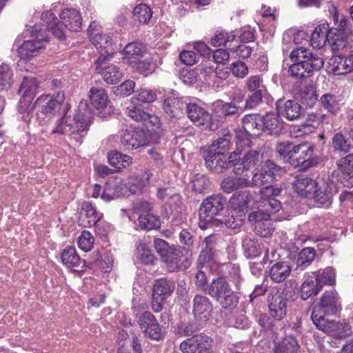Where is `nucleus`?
<instances>
[{
  "instance_id": "51",
  "label": "nucleus",
  "mask_w": 353,
  "mask_h": 353,
  "mask_svg": "<svg viewBox=\"0 0 353 353\" xmlns=\"http://www.w3.org/2000/svg\"><path fill=\"white\" fill-rule=\"evenodd\" d=\"M239 300L236 293L230 288L224 295H221L215 301L223 309L232 311L237 306Z\"/></svg>"
},
{
  "instance_id": "6",
  "label": "nucleus",
  "mask_w": 353,
  "mask_h": 353,
  "mask_svg": "<svg viewBox=\"0 0 353 353\" xmlns=\"http://www.w3.org/2000/svg\"><path fill=\"white\" fill-rule=\"evenodd\" d=\"M262 116L257 114H249L242 119V125L244 132H236V143L237 147L250 146V140L248 137H258L263 132Z\"/></svg>"
},
{
  "instance_id": "26",
  "label": "nucleus",
  "mask_w": 353,
  "mask_h": 353,
  "mask_svg": "<svg viewBox=\"0 0 353 353\" xmlns=\"http://www.w3.org/2000/svg\"><path fill=\"white\" fill-rule=\"evenodd\" d=\"M126 186L121 179L114 177L108 180L104 186L101 199L105 201H110L114 199L125 195Z\"/></svg>"
},
{
  "instance_id": "18",
  "label": "nucleus",
  "mask_w": 353,
  "mask_h": 353,
  "mask_svg": "<svg viewBox=\"0 0 353 353\" xmlns=\"http://www.w3.org/2000/svg\"><path fill=\"white\" fill-rule=\"evenodd\" d=\"M248 220L254 223V231L261 237L270 236L274 230L269 214H263L261 211L252 212L249 214Z\"/></svg>"
},
{
  "instance_id": "16",
  "label": "nucleus",
  "mask_w": 353,
  "mask_h": 353,
  "mask_svg": "<svg viewBox=\"0 0 353 353\" xmlns=\"http://www.w3.org/2000/svg\"><path fill=\"white\" fill-rule=\"evenodd\" d=\"M123 145L127 150H134L148 145L147 133L140 128H129L125 130L121 139Z\"/></svg>"
},
{
  "instance_id": "2",
  "label": "nucleus",
  "mask_w": 353,
  "mask_h": 353,
  "mask_svg": "<svg viewBox=\"0 0 353 353\" xmlns=\"http://www.w3.org/2000/svg\"><path fill=\"white\" fill-rule=\"evenodd\" d=\"M275 150L280 157L300 170H307L319 163V159L313 157L314 145L309 142L294 144L283 141L276 144Z\"/></svg>"
},
{
  "instance_id": "9",
  "label": "nucleus",
  "mask_w": 353,
  "mask_h": 353,
  "mask_svg": "<svg viewBox=\"0 0 353 353\" xmlns=\"http://www.w3.org/2000/svg\"><path fill=\"white\" fill-rule=\"evenodd\" d=\"M227 199L221 194L211 195L201 203L199 219L206 223L212 222L219 215L226 205Z\"/></svg>"
},
{
  "instance_id": "63",
  "label": "nucleus",
  "mask_w": 353,
  "mask_h": 353,
  "mask_svg": "<svg viewBox=\"0 0 353 353\" xmlns=\"http://www.w3.org/2000/svg\"><path fill=\"white\" fill-rule=\"evenodd\" d=\"M94 239L92 234L88 230H83L78 238L79 248L88 252L93 248Z\"/></svg>"
},
{
  "instance_id": "53",
  "label": "nucleus",
  "mask_w": 353,
  "mask_h": 353,
  "mask_svg": "<svg viewBox=\"0 0 353 353\" xmlns=\"http://www.w3.org/2000/svg\"><path fill=\"white\" fill-rule=\"evenodd\" d=\"M192 192L196 194H204L210 187V181L203 174H194L190 181Z\"/></svg>"
},
{
  "instance_id": "46",
  "label": "nucleus",
  "mask_w": 353,
  "mask_h": 353,
  "mask_svg": "<svg viewBox=\"0 0 353 353\" xmlns=\"http://www.w3.org/2000/svg\"><path fill=\"white\" fill-rule=\"evenodd\" d=\"M128 65L131 67L134 72L147 77L154 70L155 63H153L152 59L139 57V59L130 61Z\"/></svg>"
},
{
  "instance_id": "45",
  "label": "nucleus",
  "mask_w": 353,
  "mask_h": 353,
  "mask_svg": "<svg viewBox=\"0 0 353 353\" xmlns=\"http://www.w3.org/2000/svg\"><path fill=\"white\" fill-rule=\"evenodd\" d=\"M337 166L347 184L353 186V154H347L338 160Z\"/></svg>"
},
{
  "instance_id": "48",
  "label": "nucleus",
  "mask_w": 353,
  "mask_h": 353,
  "mask_svg": "<svg viewBox=\"0 0 353 353\" xmlns=\"http://www.w3.org/2000/svg\"><path fill=\"white\" fill-rule=\"evenodd\" d=\"M46 15H48V18L50 21L47 22V26H40L43 30L41 32L43 35H46V31H50L56 37L59 39H64L65 34L63 29L61 27V25L59 24V20L57 17L53 13H47Z\"/></svg>"
},
{
  "instance_id": "64",
  "label": "nucleus",
  "mask_w": 353,
  "mask_h": 353,
  "mask_svg": "<svg viewBox=\"0 0 353 353\" xmlns=\"http://www.w3.org/2000/svg\"><path fill=\"white\" fill-rule=\"evenodd\" d=\"M332 146L334 150L345 153L349 152L350 148L347 140L341 132H338L334 135L332 138Z\"/></svg>"
},
{
  "instance_id": "38",
  "label": "nucleus",
  "mask_w": 353,
  "mask_h": 353,
  "mask_svg": "<svg viewBox=\"0 0 353 353\" xmlns=\"http://www.w3.org/2000/svg\"><path fill=\"white\" fill-rule=\"evenodd\" d=\"M230 288L231 287L226 280V277L221 276L216 279H213L208 284L207 294L216 300L221 295H224Z\"/></svg>"
},
{
  "instance_id": "17",
  "label": "nucleus",
  "mask_w": 353,
  "mask_h": 353,
  "mask_svg": "<svg viewBox=\"0 0 353 353\" xmlns=\"http://www.w3.org/2000/svg\"><path fill=\"white\" fill-rule=\"evenodd\" d=\"M109 59L110 57H99L94 61L95 70L108 84H116L121 80L123 74L120 68L114 63L103 66Z\"/></svg>"
},
{
  "instance_id": "57",
  "label": "nucleus",
  "mask_w": 353,
  "mask_h": 353,
  "mask_svg": "<svg viewBox=\"0 0 353 353\" xmlns=\"http://www.w3.org/2000/svg\"><path fill=\"white\" fill-rule=\"evenodd\" d=\"M139 226L141 230H151L160 225V219L158 216L150 213L141 214L138 217Z\"/></svg>"
},
{
  "instance_id": "55",
  "label": "nucleus",
  "mask_w": 353,
  "mask_h": 353,
  "mask_svg": "<svg viewBox=\"0 0 353 353\" xmlns=\"http://www.w3.org/2000/svg\"><path fill=\"white\" fill-rule=\"evenodd\" d=\"M299 347L296 339L292 336H286L274 348V353H296Z\"/></svg>"
},
{
  "instance_id": "8",
  "label": "nucleus",
  "mask_w": 353,
  "mask_h": 353,
  "mask_svg": "<svg viewBox=\"0 0 353 353\" xmlns=\"http://www.w3.org/2000/svg\"><path fill=\"white\" fill-rule=\"evenodd\" d=\"M179 350L183 353H214L215 343L211 336L202 332L181 341Z\"/></svg>"
},
{
  "instance_id": "11",
  "label": "nucleus",
  "mask_w": 353,
  "mask_h": 353,
  "mask_svg": "<svg viewBox=\"0 0 353 353\" xmlns=\"http://www.w3.org/2000/svg\"><path fill=\"white\" fill-rule=\"evenodd\" d=\"M137 322L145 336L153 341H160L163 337L162 327L155 316L149 311H144L137 316Z\"/></svg>"
},
{
  "instance_id": "32",
  "label": "nucleus",
  "mask_w": 353,
  "mask_h": 353,
  "mask_svg": "<svg viewBox=\"0 0 353 353\" xmlns=\"http://www.w3.org/2000/svg\"><path fill=\"white\" fill-rule=\"evenodd\" d=\"M263 132L269 134L279 135L283 129V122L281 119L280 114L277 112H270L262 116Z\"/></svg>"
},
{
  "instance_id": "34",
  "label": "nucleus",
  "mask_w": 353,
  "mask_h": 353,
  "mask_svg": "<svg viewBox=\"0 0 353 353\" xmlns=\"http://www.w3.org/2000/svg\"><path fill=\"white\" fill-rule=\"evenodd\" d=\"M39 83L35 77H24L19 90V94L21 95L20 102L22 101L23 105H26V99H32L39 91Z\"/></svg>"
},
{
  "instance_id": "39",
  "label": "nucleus",
  "mask_w": 353,
  "mask_h": 353,
  "mask_svg": "<svg viewBox=\"0 0 353 353\" xmlns=\"http://www.w3.org/2000/svg\"><path fill=\"white\" fill-rule=\"evenodd\" d=\"M153 174L148 170H144L141 176H134L130 179L129 191L133 194H140L143 190L149 185Z\"/></svg>"
},
{
  "instance_id": "3",
  "label": "nucleus",
  "mask_w": 353,
  "mask_h": 353,
  "mask_svg": "<svg viewBox=\"0 0 353 353\" xmlns=\"http://www.w3.org/2000/svg\"><path fill=\"white\" fill-rule=\"evenodd\" d=\"M290 59L293 63L289 67L288 73L295 79L310 77L314 71L320 70L324 65L321 57L302 47L294 49L290 53Z\"/></svg>"
},
{
  "instance_id": "43",
  "label": "nucleus",
  "mask_w": 353,
  "mask_h": 353,
  "mask_svg": "<svg viewBox=\"0 0 353 353\" xmlns=\"http://www.w3.org/2000/svg\"><path fill=\"white\" fill-rule=\"evenodd\" d=\"M253 186L251 180L244 177L228 176L221 182V188L226 193H231L237 189Z\"/></svg>"
},
{
  "instance_id": "41",
  "label": "nucleus",
  "mask_w": 353,
  "mask_h": 353,
  "mask_svg": "<svg viewBox=\"0 0 353 353\" xmlns=\"http://www.w3.org/2000/svg\"><path fill=\"white\" fill-rule=\"evenodd\" d=\"M132 19L137 26L147 24L152 18V10L146 3L137 5L132 10Z\"/></svg>"
},
{
  "instance_id": "22",
  "label": "nucleus",
  "mask_w": 353,
  "mask_h": 353,
  "mask_svg": "<svg viewBox=\"0 0 353 353\" xmlns=\"http://www.w3.org/2000/svg\"><path fill=\"white\" fill-rule=\"evenodd\" d=\"M288 299L281 294H275L269 299L268 312L270 316L276 321H280L287 314Z\"/></svg>"
},
{
  "instance_id": "12",
  "label": "nucleus",
  "mask_w": 353,
  "mask_h": 353,
  "mask_svg": "<svg viewBox=\"0 0 353 353\" xmlns=\"http://www.w3.org/2000/svg\"><path fill=\"white\" fill-rule=\"evenodd\" d=\"M264 149L259 150H250L243 158L240 157V152H236L235 162L233 164V172L235 174L242 175L245 172L251 169L256 170L263 162Z\"/></svg>"
},
{
  "instance_id": "28",
  "label": "nucleus",
  "mask_w": 353,
  "mask_h": 353,
  "mask_svg": "<svg viewBox=\"0 0 353 353\" xmlns=\"http://www.w3.org/2000/svg\"><path fill=\"white\" fill-rule=\"evenodd\" d=\"M318 183L314 179L303 176H296V180L292 183L294 191L301 197L311 199Z\"/></svg>"
},
{
  "instance_id": "14",
  "label": "nucleus",
  "mask_w": 353,
  "mask_h": 353,
  "mask_svg": "<svg viewBox=\"0 0 353 353\" xmlns=\"http://www.w3.org/2000/svg\"><path fill=\"white\" fill-rule=\"evenodd\" d=\"M236 152L234 151L228 157L221 152H214L212 150H208L205 157V162L208 168L217 173H222L229 168H233L236 161Z\"/></svg>"
},
{
  "instance_id": "1",
  "label": "nucleus",
  "mask_w": 353,
  "mask_h": 353,
  "mask_svg": "<svg viewBox=\"0 0 353 353\" xmlns=\"http://www.w3.org/2000/svg\"><path fill=\"white\" fill-rule=\"evenodd\" d=\"M65 100V94L63 92H58L56 94H43L39 96L33 104L28 105H23L21 101L19 103V112L21 114H27L23 116L28 124L30 123V119L29 115L33 113L36 110V122L39 126L47 125L50 119L54 116L61 109Z\"/></svg>"
},
{
  "instance_id": "35",
  "label": "nucleus",
  "mask_w": 353,
  "mask_h": 353,
  "mask_svg": "<svg viewBox=\"0 0 353 353\" xmlns=\"http://www.w3.org/2000/svg\"><path fill=\"white\" fill-rule=\"evenodd\" d=\"M146 51V47L143 43L137 41L131 42L125 46L122 52L124 54L123 60L124 63L128 64L139 57H144Z\"/></svg>"
},
{
  "instance_id": "33",
  "label": "nucleus",
  "mask_w": 353,
  "mask_h": 353,
  "mask_svg": "<svg viewBox=\"0 0 353 353\" xmlns=\"http://www.w3.org/2000/svg\"><path fill=\"white\" fill-rule=\"evenodd\" d=\"M335 30V34L330 39L327 43L332 52L335 53H352L353 46L348 41L347 34L337 33L338 30Z\"/></svg>"
},
{
  "instance_id": "49",
  "label": "nucleus",
  "mask_w": 353,
  "mask_h": 353,
  "mask_svg": "<svg viewBox=\"0 0 353 353\" xmlns=\"http://www.w3.org/2000/svg\"><path fill=\"white\" fill-rule=\"evenodd\" d=\"M61 259L62 263L68 268L79 267L82 263L74 247L70 245L63 249ZM83 263H84V261Z\"/></svg>"
},
{
  "instance_id": "59",
  "label": "nucleus",
  "mask_w": 353,
  "mask_h": 353,
  "mask_svg": "<svg viewBox=\"0 0 353 353\" xmlns=\"http://www.w3.org/2000/svg\"><path fill=\"white\" fill-rule=\"evenodd\" d=\"M13 83V72L10 67L6 63L0 65V90H7Z\"/></svg>"
},
{
  "instance_id": "13",
  "label": "nucleus",
  "mask_w": 353,
  "mask_h": 353,
  "mask_svg": "<svg viewBox=\"0 0 353 353\" xmlns=\"http://www.w3.org/2000/svg\"><path fill=\"white\" fill-rule=\"evenodd\" d=\"M185 252H188L185 248L180 245H172L168 254L163 259L170 272L187 270L190 261Z\"/></svg>"
},
{
  "instance_id": "25",
  "label": "nucleus",
  "mask_w": 353,
  "mask_h": 353,
  "mask_svg": "<svg viewBox=\"0 0 353 353\" xmlns=\"http://www.w3.org/2000/svg\"><path fill=\"white\" fill-rule=\"evenodd\" d=\"M102 218L103 214L98 212L90 202L84 201L82 203L79 220L81 226L91 228Z\"/></svg>"
},
{
  "instance_id": "24",
  "label": "nucleus",
  "mask_w": 353,
  "mask_h": 353,
  "mask_svg": "<svg viewBox=\"0 0 353 353\" xmlns=\"http://www.w3.org/2000/svg\"><path fill=\"white\" fill-rule=\"evenodd\" d=\"M336 30H331L326 22L317 26L310 37V44L314 48L321 49L329 42L330 39L335 34Z\"/></svg>"
},
{
  "instance_id": "40",
  "label": "nucleus",
  "mask_w": 353,
  "mask_h": 353,
  "mask_svg": "<svg viewBox=\"0 0 353 353\" xmlns=\"http://www.w3.org/2000/svg\"><path fill=\"white\" fill-rule=\"evenodd\" d=\"M187 105L188 103L176 97H168L163 102L165 112L172 118L180 117Z\"/></svg>"
},
{
  "instance_id": "20",
  "label": "nucleus",
  "mask_w": 353,
  "mask_h": 353,
  "mask_svg": "<svg viewBox=\"0 0 353 353\" xmlns=\"http://www.w3.org/2000/svg\"><path fill=\"white\" fill-rule=\"evenodd\" d=\"M132 103L127 108L129 117L137 122L143 123L147 128H159L161 123L157 116L145 112L138 107V103Z\"/></svg>"
},
{
  "instance_id": "54",
  "label": "nucleus",
  "mask_w": 353,
  "mask_h": 353,
  "mask_svg": "<svg viewBox=\"0 0 353 353\" xmlns=\"http://www.w3.org/2000/svg\"><path fill=\"white\" fill-rule=\"evenodd\" d=\"M239 108L232 102L217 101L215 104L214 112L219 117H226L239 113Z\"/></svg>"
},
{
  "instance_id": "19",
  "label": "nucleus",
  "mask_w": 353,
  "mask_h": 353,
  "mask_svg": "<svg viewBox=\"0 0 353 353\" xmlns=\"http://www.w3.org/2000/svg\"><path fill=\"white\" fill-rule=\"evenodd\" d=\"M281 170V168L267 160L261 167L260 172H257L252 176L251 183L253 186H261L269 184L273 181L276 174Z\"/></svg>"
},
{
  "instance_id": "29",
  "label": "nucleus",
  "mask_w": 353,
  "mask_h": 353,
  "mask_svg": "<svg viewBox=\"0 0 353 353\" xmlns=\"http://www.w3.org/2000/svg\"><path fill=\"white\" fill-rule=\"evenodd\" d=\"M334 189V186L332 183L325 182L321 185L318 183L311 199H313L316 203L329 208L332 203Z\"/></svg>"
},
{
  "instance_id": "37",
  "label": "nucleus",
  "mask_w": 353,
  "mask_h": 353,
  "mask_svg": "<svg viewBox=\"0 0 353 353\" xmlns=\"http://www.w3.org/2000/svg\"><path fill=\"white\" fill-rule=\"evenodd\" d=\"M291 271V266L288 262H276L270 268L269 276L274 283H281L290 276Z\"/></svg>"
},
{
  "instance_id": "10",
  "label": "nucleus",
  "mask_w": 353,
  "mask_h": 353,
  "mask_svg": "<svg viewBox=\"0 0 353 353\" xmlns=\"http://www.w3.org/2000/svg\"><path fill=\"white\" fill-rule=\"evenodd\" d=\"M43 30L39 25H35L32 31L34 40L25 41L18 48L17 51L21 59H30L37 56L43 48V42L48 41V36L43 35L41 32Z\"/></svg>"
},
{
  "instance_id": "15",
  "label": "nucleus",
  "mask_w": 353,
  "mask_h": 353,
  "mask_svg": "<svg viewBox=\"0 0 353 353\" xmlns=\"http://www.w3.org/2000/svg\"><path fill=\"white\" fill-rule=\"evenodd\" d=\"M186 113L190 121L196 125H201L211 130H215L217 128L212 123V114L195 103H188Z\"/></svg>"
},
{
  "instance_id": "58",
  "label": "nucleus",
  "mask_w": 353,
  "mask_h": 353,
  "mask_svg": "<svg viewBox=\"0 0 353 353\" xmlns=\"http://www.w3.org/2000/svg\"><path fill=\"white\" fill-rule=\"evenodd\" d=\"M320 102L322 107L332 114H336L340 111V103L334 94L330 93L323 94Z\"/></svg>"
},
{
  "instance_id": "62",
  "label": "nucleus",
  "mask_w": 353,
  "mask_h": 353,
  "mask_svg": "<svg viewBox=\"0 0 353 353\" xmlns=\"http://www.w3.org/2000/svg\"><path fill=\"white\" fill-rule=\"evenodd\" d=\"M228 50L237 57L242 59L249 58L252 53V48L247 43H239L237 46H228Z\"/></svg>"
},
{
  "instance_id": "21",
  "label": "nucleus",
  "mask_w": 353,
  "mask_h": 353,
  "mask_svg": "<svg viewBox=\"0 0 353 353\" xmlns=\"http://www.w3.org/2000/svg\"><path fill=\"white\" fill-rule=\"evenodd\" d=\"M327 71L335 75H345L353 71V57L335 55L328 61Z\"/></svg>"
},
{
  "instance_id": "36",
  "label": "nucleus",
  "mask_w": 353,
  "mask_h": 353,
  "mask_svg": "<svg viewBox=\"0 0 353 353\" xmlns=\"http://www.w3.org/2000/svg\"><path fill=\"white\" fill-rule=\"evenodd\" d=\"M88 97L92 105L97 110H103L110 103L106 90L101 88L92 87Z\"/></svg>"
},
{
  "instance_id": "23",
  "label": "nucleus",
  "mask_w": 353,
  "mask_h": 353,
  "mask_svg": "<svg viewBox=\"0 0 353 353\" xmlns=\"http://www.w3.org/2000/svg\"><path fill=\"white\" fill-rule=\"evenodd\" d=\"M192 313L200 319L208 321L213 312V306L209 298L204 295H196L192 302Z\"/></svg>"
},
{
  "instance_id": "27",
  "label": "nucleus",
  "mask_w": 353,
  "mask_h": 353,
  "mask_svg": "<svg viewBox=\"0 0 353 353\" xmlns=\"http://www.w3.org/2000/svg\"><path fill=\"white\" fill-rule=\"evenodd\" d=\"M61 23L70 31L79 32L82 28L80 12L74 8H65L59 14Z\"/></svg>"
},
{
  "instance_id": "44",
  "label": "nucleus",
  "mask_w": 353,
  "mask_h": 353,
  "mask_svg": "<svg viewBox=\"0 0 353 353\" xmlns=\"http://www.w3.org/2000/svg\"><path fill=\"white\" fill-rule=\"evenodd\" d=\"M311 274L315 281L320 284L321 288L323 285H334L336 284V273L334 268L331 267L320 269Z\"/></svg>"
},
{
  "instance_id": "30",
  "label": "nucleus",
  "mask_w": 353,
  "mask_h": 353,
  "mask_svg": "<svg viewBox=\"0 0 353 353\" xmlns=\"http://www.w3.org/2000/svg\"><path fill=\"white\" fill-rule=\"evenodd\" d=\"M90 41L99 51L100 56L103 57H112L113 54V39L107 34L98 33L94 36H90Z\"/></svg>"
},
{
  "instance_id": "4",
  "label": "nucleus",
  "mask_w": 353,
  "mask_h": 353,
  "mask_svg": "<svg viewBox=\"0 0 353 353\" xmlns=\"http://www.w3.org/2000/svg\"><path fill=\"white\" fill-rule=\"evenodd\" d=\"M93 112L87 103L81 102L75 114L68 116L65 119L66 125L70 130V139L74 141V145L79 146L83 141L90 126L93 122Z\"/></svg>"
},
{
  "instance_id": "47",
  "label": "nucleus",
  "mask_w": 353,
  "mask_h": 353,
  "mask_svg": "<svg viewBox=\"0 0 353 353\" xmlns=\"http://www.w3.org/2000/svg\"><path fill=\"white\" fill-rule=\"evenodd\" d=\"M251 200L252 196L250 192L243 190L234 193L230 199L229 203L234 210L240 212L248 207Z\"/></svg>"
},
{
  "instance_id": "7",
  "label": "nucleus",
  "mask_w": 353,
  "mask_h": 353,
  "mask_svg": "<svg viewBox=\"0 0 353 353\" xmlns=\"http://www.w3.org/2000/svg\"><path fill=\"white\" fill-rule=\"evenodd\" d=\"M175 289V282L172 279L163 277L155 280L152 288L151 306L159 313L163 309L166 300L172 296Z\"/></svg>"
},
{
  "instance_id": "5",
  "label": "nucleus",
  "mask_w": 353,
  "mask_h": 353,
  "mask_svg": "<svg viewBox=\"0 0 353 353\" xmlns=\"http://www.w3.org/2000/svg\"><path fill=\"white\" fill-rule=\"evenodd\" d=\"M341 310L340 296L336 290H327L321 296L319 303L313 308L312 321L324 319L325 315H335Z\"/></svg>"
},
{
  "instance_id": "50",
  "label": "nucleus",
  "mask_w": 353,
  "mask_h": 353,
  "mask_svg": "<svg viewBox=\"0 0 353 353\" xmlns=\"http://www.w3.org/2000/svg\"><path fill=\"white\" fill-rule=\"evenodd\" d=\"M236 35L233 32H228L225 30H217L210 41L211 46L214 47L225 46L228 49V46L235 40Z\"/></svg>"
},
{
  "instance_id": "56",
  "label": "nucleus",
  "mask_w": 353,
  "mask_h": 353,
  "mask_svg": "<svg viewBox=\"0 0 353 353\" xmlns=\"http://www.w3.org/2000/svg\"><path fill=\"white\" fill-rule=\"evenodd\" d=\"M316 256V250L314 248L307 247L303 248L299 253L296 261L297 267L302 270L307 268Z\"/></svg>"
},
{
  "instance_id": "42",
  "label": "nucleus",
  "mask_w": 353,
  "mask_h": 353,
  "mask_svg": "<svg viewBox=\"0 0 353 353\" xmlns=\"http://www.w3.org/2000/svg\"><path fill=\"white\" fill-rule=\"evenodd\" d=\"M320 284H319L312 275H309L304 280L300 288V297L305 301L312 296H316L321 290Z\"/></svg>"
},
{
  "instance_id": "61",
  "label": "nucleus",
  "mask_w": 353,
  "mask_h": 353,
  "mask_svg": "<svg viewBox=\"0 0 353 353\" xmlns=\"http://www.w3.org/2000/svg\"><path fill=\"white\" fill-rule=\"evenodd\" d=\"M231 145V135L228 133L223 135V137L219 138L214 141L209 150L213 152H220L222 154H225L229 150Z\"/></svg>"
},
{
  "instance_id": "31",
  "label": "nucleus",
  "mask_w": 353,
  "mask_h": 353,
  "mask_svg": "<svg viewBox=\"0 0 353 353\" xmlns=\"http://www.w3.org/2000/svg\"><path fill=\"white\" fill-rule=\"evenodd\" d=\"M276 110L280 115L290 121L299 119L302 114V107L295 100H288L283 104L281 101L276 103Z\"/></svg>"
},
{
  "instance_id": "52",
  "label": "nucleus",
  "mask_w": 353,
  "mask_h": 353,
  "mask_svg": "<svg viewBox=\"0 0 353 353\" xmlns=\"http://www.w3.org/2000/svg\"><path fill=\"white\" fill-rule=\"evenodd\" d=\"M109 163L117 170H121L130 166L132 157L119 152H112L108 156Z\"/></svg>"
},
{
  "instance_id": "60",
  "label": "nucleus",
  "mask_w": 353,
  "mask_h": 353,
  "mask_svg": "<svg viewBox=\"0 0 353 353\" xmlns=\"http://www.w3.org/2000/svg\"><path fill=\"white\" fill-rule=\"evenodd\" d=\"M157 94L154 91L148 89H140L131 98V103H139V102L144 103H150L157 99Z\"/></svg>"
}]
</instances>
